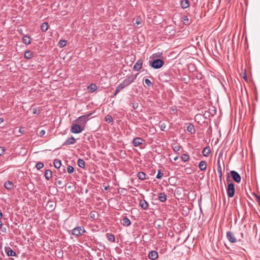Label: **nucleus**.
I'll list each match as a JSON object with an SVG mask.
<instances>
[{
	"mask_svg": "<svg viewBox=\"0 0 260 260\" xmlns=\"http://www.w3.org/2000/svg\"><path fill=\"white\" fill-rule=\"evenodd\" d=\"M231 175L233 179L237 183H239L241 181V176L238 172L232 170L230 172Z\"/></svg>",
	"mask_w": 260,
	"mask_h": 260,
	"instance_id": "0eeeda50",
	"label": "nucleus"
},
{
	"mask_svg": "<svg viewBox=\"0 0 260 260\" xmlns=\"http://www.w3.org/2000/svg\"><path fill=\"white\" fill-rule=\"evenodd\" d=\"M197 78H198V79H201V78H202V75H201V74H199V75H197Z\"/></svg>",
	"mask_w": 260,
	"mask_h": 260,
	"instance_id": "49530a36",
	"label": "nucleus"
},
{
	"mask_svg": "<svg viewBox=\"0 0 260 260\" xmlns=\"http://www.w3.org/2000/svg\"><path fill=\"white\" fill-rule=\"evenodd\" d=\"M121 90L119 89V88L118 87H116V90L115 91V93L114 94V95H116L119 91H120Z\"/></svg>",
	"mask_w": 260,
	"mask_h": 260,
	"instance_id": "c03bdc74",
	"label": "nucleus"
},
{
	"mask_svg": "<svg viewBox=\"0 0 260 260\" xmlns=\"http://www.w3.org/2000/svg\"><path fill=\"white\" fill-rule=\"evenodd\" d=\"M164 64V61L160 59H156L152 61L150 66L155 69L161 68Z\"/></svg>",
	"mask_w": 260,
	"mask_h": 260,
	"instance_id": "7ed1b4c3",
	"label": "nucleus"
},
{
	"mask_svg": "<svg viewBox=\"0 0 260 260\" xmlns=\"http://www.w3.org/2000/svg\"><path fill=\"white\" fill-rule=\"evenodd\" d=\"M84 129V128L78 124H73L71 131L74 134H79Z\"/></svg>",
	"mask_w": 260,
	"mask_h": 260,
	"instance_id": "39448f33",
	"label": "nucleus"
},
{
	"mask_svg": "<svg viewBox=\"0 0 260 260\" xmlns=\"http://www.w3.org/2000/svg\"><path fill=\"white\" fill-rule=\"evenodd\" d=\"M122 221V224L124 226H128L131 224L130 220L126 216L124 217Z\"/></svg>",
	"mask_w": 260,
	"mask_h": 260,
	"instance_id": "aec40b11",
	"label": "nucleus"
},
{
	"mask_svg": "<svg viewBox=\"0 0 260 260\" xmlns=\"http://www.w3.org/2000/svg\"><path fill=\"white\" fill-rule=\"evenodd\" d=\"M100 254H101V252H99V253H97V255H100Z\"/></svg>",
	"mask_w": 260,
	"mask_h": 260,
	"instance_id": "052dcab7",
	"label": "nucleus"
},
{
	"mask_svg": "<svg viewBox=\"0 0 260 260\" xmlns=\"http://www.w3.org/2000/svg\"><path fill=\"white\" fill-rule=\"evenodd\" d=\"M44 176L47 180H49L52 177V172L50 170H46Z\"/></svg>",
	"mask_w": 260,
	"mask_h": 260,
	"instance_id": "bb28decb",
	"label": "nucleus"
},
{
	"mask_svg": "<svg viewBox=\"0 0 260 260\" xmlns=\"http://www.w3.org/2000/svg\"><path fill=\"white\" fill-rule=\"evenodd\" d=\"M181 7L184 9L189 7L190 3L188 0H182L180 2Z\"/></svg>",
	"mask_w": 260,
	"mask_h": 260,
	"instance_id": "2eb2a0df",
	"label": "nucleus"
},
{
	"mask_svg": "<svg viewBox=\"0 0 260 260\" xmlns=\"http://www.w3.org/2000/svg\"><path fill=\"white\" fill-rule=\"evenodd\" d=\"M90 115H91V113H90L87 115H84L80 116L76 120V122H77V124L84 128L85 124L88 120V117Z\"/></svg>",
	"mask_w": 260,
	"mask_h": 260,
	"instance_id": "f03ea898",
	"label": "nucleus"
},
{
	"mask_svg": "<svg viewBox=\"0 0 260 260\" xmlns=\"http://www.w3.org/2000/svg\"><path fill=\"white\" fill-rule=\"evenodd\" d=\"M210 152L211 149L209 146L205 147L202 151V154L205 157H207Z\"/></svg>",
	"mask_w": 260,
	"mask_h": 260,
	"instance_id": "4be33fe9",
	"label": "nucleus"
},
{
	"mask_svg": "<svg viewBox=\"0 0 260 260\" xmlns=\"http://www.w3.org/2000/svg\"><path fill=\"white\" fill-rule=\"evenodd\" d=\"M5 251L8 256H15L16 253L10 247H5Z\"/></svg>",
	"mask_w": 260,
	"mask_h": 260,
	"instance_id": "9b49d317",
	"label": "nucleus"
},
{
	"mask_svg": "<svg viewBox=\"0 0 260 260\" xmlns=\"http://www.w3.org/2000/svg\"><path fill=\"white\" fill-rule=\"evenodd\" d=\"M181 159L184 162L188 161L189 160V156L187 154H183L181 156Z\"/></svg>",
	"mask_w": 260,
	"mask_h": 260,
	"instance_id": "473e14b6",
	"label": "nucleus"
},
{
	"mask_svg": "<svg viewBox=\"0 0 260 260\" xmlns=\"http://www.w3.org/2000/svg\"><path fill=\"white\" fill-rule=\"evenodd\" d=\"M44 167V164L41 162H38L36 164V167L38 170L42 169Z\"/></svg>",
	"mask_w": 260,
	"mask_h": 260,
	"instance_id": "f704fd0d",
	"label": "nucleus"
},
{
	"mask_svg": "<svg viewBox=\"0 0 260 260\" xmlns=\"http://www.w3.org/2000/svg\"><path fill=\"white\" fill-rule=\"evenodd\" d=\"M140 206L143 209L146 210L148 208L149 204L146 201L141 200L140 201Z\"/></svg>",
	"mask_w": 260,
	"mask_h": 260,
	"instance_id": "4468645a",
	"label": "nucleus"
},
{
	"mask_svg": "<svg viewBox=\"0 0 260 260\" xmlns=\"http://www.w3.org/2000/svg\"><path fill=\"white\" fill-rule=\"evenodd\" d=\"M243 78L244 79V80L245 81H247V76H246V74L245 73L244 76H243Z\"/></svg>",
	"mask_w": 260,
	"mask_h": 260,
	"instance_id": "de8ad7c7",
	"label": "nucleus"
},
{
	"mask_svg": "<svg viewBox=\"0 0 260 260\" xmlns=\"http://www.w3.org/2000/svg\"><path fill=\"white\" fill-rule=\"evenodd\" d=\"M206 162L204 160L201 161L199 163V168L201 171H204L206 169Z\"/></svg>",
	"mask_w": 260,
	"mask_h": 260,
	"instance_id": "b1692460",
	"label": "nucleus"
},
{
	"mask_svg": "<svg viewBox=\"0 0 260 260\" xmlns=\"http://www.w3.org/2000/svg\"><path fill=\"white\" fill-rule=\"evenodd\" d=\"M161 55V53L159 54L158 55H157V54H156V53L153 54V57H160Z\"/></svg>",
	"mask_w": 260,
	"mask_h": 260,
	"instance_id": "a18cd8bd",
	"label": "nucleus"
},
{
	"mask_svg": "<svg viewBox=\"0 0 260 260\" xmlns=\"http://www.w3.org/2000/svg\"><path fill=\"white\" fill-rule=\"evenodd\" d=\"M221 155L222 154H219V155L218 156V158H217V172L219 175V178L220 181H221V180H222V168H221V166L220 164V155Z\"/></svg>",
	"mask_w": 260,
	"mask_h": 260,
	"instance_id": "6e6552de",
	"label": "nucleus"
},
{
	"mask_svg": "<svg viewBox=\"0 0 260 260\" xmlns=\"http://www.w3.org/2000/svg\"><path fill=\"white\" fill-rule=\"evenodd\" d=\"M162 176H163V174L160 172V170H158L156 177L158 179H161L162 178Z\"/></svg>",
	"mask_w": 260,
	"mask_h": 260,
	"instance_id": "58836bf2",
	"label": "nucleus"
},
{
	"mask_svg": "<svg viewBox=\"0 0 260 260\" xmlns=\"http://www.w3.org/2000/svg\"><path fill=\"white\" fill-rule=\"evenodd\" d=\"M158 200L161 202H164L167 200V196L164 192L159 193L157 195Z\"/></svg>",
	"mask_w": 260,
	"mask_h": 260,
	"instance_id": "6ab92c4d",
	"label": "nucleus"
},
{
	"mask_svg": "<svg viewBox=\"0 0 260 260\" xmlns=\"http://www.w3.org/2000/svg\"><path fill=\"white\" fill-rule=\"evenodd\" d=\"M145 83L147 85V86H150L152 85V82L148 79H145Z\"/></svg>",
	"mask_w": 260,
	"mask_h": 260,
	"instance_id": "4c0bfd02",
	"label": "nucleus"
},
{
	"mask_svg": "<svg viewBox=\"0 0 260 260\" xmlns=\"http://www.w3.org/2000/svg\"><path fill=\"white\" fill-rule=\"evenodd\" d=\"M23 42L26 45H28L31 43V39L29 36H24L22 38Z\"/></svg>",
	"mask_w": 260,
	"mask_h": 260,
	"instance_id": "393cba45",
	"label": "nucleus"
},
{
	"mask_svg": "<svg viewBox=\"0 0 260 260\" xmlns=\"http://www.w3.org/2000/svg\"><path fill=\"white\" fill-rule=\"evenodd\" d=\"M3 121H4L3 119V118H0V123H1V122H3Z\"/></svg>",
	"mask_w": 260,
	"mask_h": 260,
	"instance_id": "5fc2aeb1",
	"label": "nucleus"
},
{
	"mask_svg": "<svg viewBox=\"0 0 260 260\" xmlns=\"http://www.w3.org/2000/svg\"><path fill=\"white\" fill-rule=\"evenodd\" d=\"M85 232V231L83 227L78 226L73 229L72 234L76 237H78L82 235Z\"/></svg>",
	"mask_w": 260,
	"mask_h": 260,
	"instance_id": "20e7f679",
	"label": "nucleus"
},
{
	"mask_svg": "<svg viewBox=\"0 0 260 260\" xmlns=\"http://www.w3.org/2000/svg\"><path fill=\"white\" fill-rule=\"evenodd\" d=\"M145 176H146V174L142 172H139L138 173V175H137L138 178L142 180H144L145 179V178H146Z\"/></svg>",
	"mask_w": 260,
	"mask_h": 260,
	"instance_id": "2f4dec72",
	"label": "nucleus"
},
{
	"mask_svg": "<svg viewBox=\"0 0 260 260\" xmlns=\"http://www.w3.org/2000/svg\"><path fill=\"white\" fill-rule=\"evenodd\" d=\"M235 185L233 183H230L228 184L227 188V194L230 198L234 197L235 194Z\"/></svg>",
	"mask_w": 260,
	"mask_h": 260,
	"instance_id": "423d86ee",
	"label": "nucleus"
},
{
	"mask_svg": "<svg viewBox=\"0 0 260 260\" xmlns=\"http://www.w3.org/2000/svg\"><path fill=\"white\" fill-rule=\"evenodd\" d=\"M226 237L229 241L231 243H235L237 242V240L236 239L234 235L230 231H228L226 232Z\"/></svg>",
	"mask_w": 260,
	"mask_h": 260,
	"instance_id": "1a4fd4ad",
	"label": "nucleus"
},
{
	"mask_svg": "<svg viewBox=\"0 0 260 260\" xmlns=\"http://www.w3.org/2000/svg\"><path fill=\"white\" fill-rule=\"evenodd\" d=\"M143 142V140L142 138L137 137L134 139L133 144L135 147H137L142 144Z\"/></svg>",
	"mask_w": 260,
	"mask_h": 260,
	"instance_id": "f8f14e48",
	"label": "nucleus"
},
{
	"mask_svg": "<svg viewBox=\"0 0 260 260\" xmlns=\"http://www.w3.org/2000/svg\"><path fill=\"white\" fill-rule=\"evenodd\" d=\"M57 183L59 185H61V183H62V182L61 181L59 180V181H57Z\"/></svg>",
	"mask_w": 260,
	"mask_h": 260,
	"instance_id": "8fccbe9b",
	"label": "nucleus"
},
{
	"mask_svg": "<svg viewBox=\"0 0 260 260\" xmlns=\"http://www.w3.org/2000/svg\"><path fill=\"white\" fill-rule=\"evenodd\" d=\"M143 61L141 59H139L137 60L136 63L135 64L134 66V70L136 71H139L142 68Z\"/></svg>",
	"mask_w": 260,
	"mask_h": 260,
	"instance_id": "9d476101",
	"label": "nucleus"
},
{
	"mask_svg": "<svg viewBox=\"0 0 260 260\" xmlns=\"http://www.w3.org/2000/svg\"><path fill=\"white\" fill-rule=\"evenodd\" d=\"M45 134V131L44 130V129H42L41 130L39 134H38V136H40V137H42L43 136H44Z\"/></svg>",
	"mask_w": 260,
	"mask_h": 260,
	"instance_id": "a19ab883",
	"label": "nucleus"
},
{
	"mask_svg": "<svg viewBox=\"0 0 260 260\" xmlns=\"http://www.w3.org/2000/svg\"><path fill=\"white\" fill-rule=\"evenodd\" d=\"M50 207L51 209H52L53 208V206L52 205H50Z\"/></svg>",
	"mask_w": 260,
	"mask_h": 260,
	"instance_id": "4d7b16f0",
	"label": "nucleus"
},
{
	"mask_svg": "<svg viewBox=\"0 0 260 260\" xmlns=\"http://www.w3.org/2000/svg\"><path fill=\"white\" fill-rule=\"evenodd\" d=\"M75 143V139L73 137H71L68 139L65 143H64V145H72L74 144Z\"/></svg>",
	"mask_w": 260,
	"mask_h": 260,
	"instance_id": "5701e85b",
	"label": "nucleus"
},
{
	"mask_svg": "<svg viewBox=\"0 0 260 260\" xmlns=\"http://www.w3.org/2000/svg\"><path fill=\"white\" fill-rule=\"evenodd\" d=\"M3 214L1 212H0V219L2 218Z\"/></svg>",
	"mask_w": 260,
	"mask_h": 260,
	"instance_id": "603ef678",
	"label": "nucleus"
},
{
	"mask_svg": "<svg viewBox=\"0 0 260 260\" xmlns=\"http://www.w3.org/2000/svg\"><path fill=\"white\" fill-rule=\"evenodd\" d=\"M133 107H134L135 109V108H136V106H134H134H133Z\"/></svg>",
	"mask_w": 260,
	"mask_h": 260,
	"instance_id": "bf43d9fd",
	"label": "nucleus"
},
{
	"mask_svg": "<svg viewBox=\"0 0 260 260\" xmlns=\"http://www.w3.org/2000/svg\"><path fill=\"white\" fill-rule=\"evenodd\" d=\"M105 120L108 123H110L113 121V118L110 115H107L105 117Z\"/></svg>",
	"mask_w": 260,
	"mask_h": 260,
	"instance_id": "72a5a7b5",
	"label": "nucleus"
},
{
	"mask_svg": "<svg viewBox=\"0 0 260 260\" xmlns=\"http://www.w3.org/2000/svg\"><path fill=\"white\" fill-rule=\"evenodd\" d=\"M19 131H20V133H21V130L20 128L19 129Z\"/></svg>",
	"mask_w": 260,
	"mask_h": 260,
	"instance_id": "0e129e2a",
	"label": "nucleus"
},
{
	"mask_svg": "<svg viewBox=\"0 0 260 260\" xmlns=\"http://www.w3.org/2000/svg\"><path fill=\"white\" fill-rule=\"evenodd\" d=\"M257 199L259 204L260 205V196L257 197Z\"/></svg>",
	"mask_w": 260,
	"mask_h": 260,
	"instance_id": "3c124183",
	"label": "nucleus"
},
{
	"mask_svg": "<svg viewBox=\"0 0 260 260\" xmlns=\"http://www.w3.org/2000/svg\"><path fill=\"white\" fill-rule=\"evenodd\" d=\"M181 147L179 145H176L173 147V150L175 152L179 151Z\"/></svg>",
	"mask_w": 260,
	"mask_h": 260,
	"instance_id": "ea45409f",
	"label": "nucleus"
},
{
	"mask_svg": "<svg viewBox=\"0 0 260 260\" xmlns=\"http://www.w3.org/2000/svg\"><path fill=\"white\" fill-rule=\"evenodd\" d=\"M58 44L60 47H63L66 45V41L61 40L59 42Z\"/></svg>",
	"mask_w": 260,
	"mask_h": 260,
	"instance_id": "e433bc0d",
	"label": "nucleus"
},
{
	"mask_svg": "<svg viewBox=\"0 0 260 260\" xmlns=\"http://www.w3.org/2000/svg\"><path fill=\"white\" fill-rule=\"evenodd\" d=\"M178 159V157L177 156H175L174 158V161H176L177 159Z\"/></svg>",
	"mask_w": 260,
	"mask_h": 260,
	"instance_id": "09e8293b",
	"label": "nucleus"
},
{
	"mask_svg": "<svg viewBox=\"0 0 260 260\" xmlns=\"http://www.w3.org/2000/svg\"><path fill=\"white\" fill-rule=\"evenodd\" d=\"M105 189L107 190V187H105Z\"/></svg>",
	"mask_w": 260,
	"mask_h": 260,
	"instance_id": "69168bd1",
	"label": "nucleus"
},
{
	"mask_svg": "<svg viewBox=\"0 0 260 260\" xmlns=\"http://www.w3.org/2000/svg\"><path fill=\"white\" fill-rule=\"evenodd\" d=\"M32 52L30 50H26L24 53V57L26 59H30L32 57Z\"/></svg>",
	"mask_w": 260,
	"mask_h": 260,
	"instance_id": "a878e982",
	"label": "nucleus"
},
{
	"mask_svg": "<svg viewBox=\"0 0 260 260\" xmlns=\"http://www.w3.org/2000/svg\"><path fill=\"white\" fill-rule=\"evenodd\" d=\"M5 151V149L3 147H0V156L2 155Z\"/></svg>",
	"mask_w": 260,
	"mask_h": 260,
	"instance_id": "37998d69",
	"label": "nucleus"
},
{
	"mask_svg": "<svg viewBox=\"0 0 260 260\" xmlns=\"http://www.w3.org/2000/svg\"><path fill=\"white\" fill-rule=\"evenodd\" d=\"M241 237H243V233H241Z\"/></svg>",
	"mask_w": 260,
	"mask_h": 260,
	"instance_id": "13d9d810",
	"label": "nucleus"
},
{
	"mask_svg": "<svg viewBox=\"0 0 260 260\" xmlns=\"http://www.w3.org/2000/svg\"><path fill=\"white\" fill-rule=\"evenodd\" d=\"M100 254H101V252H99V253H97V255H100Z\"/></svg>",
	"mask_w": 260,
	"mask_h": 260,
	"instance_id": "680f3d73",
	"label": "nucleus"
},
{
	"mask_svg": "<svg viewBox=\"0 0 260 260\" xmlns=\"http://www.w3.org/2000/svg\"><path fill=\"white\" fill-rule=\"evenodd\" d=\"M107 238L109 241L112 242H115V236L114 235L111 234H107Z\"/></svg>",
	"mask_w": 260,
	"mask_h": 260,
	"instance_id": "7c9ffc66",
	"label": "nucleus"
},
{
	"mask_svg": "<svg viewBox=\"0 0 260 260\" xmlns=\"http://www.w3.org/2000/svg\"><path fill=\"white\" fill-rule=\"evenodd\" d=\"M148 257L150 259L154 260L158 257V253L156 251L152 250L148 254Z\"/></svg>",
	"mask_w": 260,
	"mask_h": 260,
	"instance_id": "ddd939ff",
	"label": "nucleus"
},
{
	"mask_svg": "<svg viewBox=\"0 0 260 260\" xmlns=\"http://www.w3.org/2000/svg\"><path fill=\"white\" fill-rule=\"evenodd\" d=\"M138 74L127 77L117 86L119 89L122 90L126 86L133 83L136 79Z\"/></svg>",
	"mask_w": 260,
	"mask_h": 260,
	"instance_id": "f257e3e1",
	"label": "nucleus"
},
{
	"mask_svg": "<svg viewBox=\"0 0 260 260\" xmlns=\"http://www.w3.org/2000/svg\"><path fill=\"white\" fill-rule=\"evenodd\" d=\"M36 113H37V110L36 109L34 110L33 114H36Z\"/></svg>",
	"mask_w": 260,
	"mask_h": 260,
	"instance_id": "864d4df0",
	"label": "nucleus"
},
{
	"mask_svg": "<svg viewBox=\"0 0 260 260\" xmlns=\"http://www.w3.org/2000/svg\"><path fill=\"white\" fill-rule=\"evenodd\" d=\"M67 171L69 173L71 174L74 172V169L72 166H69L67 168Z\"/></svg>",
	"mask_w": 260,
	"mask_h": 260,
	"instance_id": "c9c22d12",
	"label": "nucleus"
},
{
	"mask_svg": "<svg viewBox=\"0 0 260 260\" xmlns=\"http://www.w3.org/2000/svg\"><path fill=\"white\" fill-rule=\"evenodd\" d=\"M61 165V161L59 159H55L54 160V167L56 169H59L60 168Z\"/></svg>",
	"mask_w": 260,
	"mask_h": 260,
	"instance_id": "cd10ccee",
	"label": "nucleus"
},
{
	"mask_svg": "<svg viewBox=\"0 0 260 260\" xmlns=\"http://www.w3.org/2000/svg\"><path fill=\"white\" fill-rule=\"evenodd\" d=\"M77 164L79 167H80L81 168L83 169L85 168V161L83 159L81 158L78 159L77 161Z\"/></svg>",
	"mask_w": 260,
	"mask_h": 260,
	"instance_id": "c756f323",
	"label": "nucleus"
},
{
	"mask_svg": "<svg viewBox=\"0 0 260 260\" xmlns=\"http://www.w3.org/2000/svg\"><path fill=\"white\" fill-rule=\"evenodd\" d=\"M159 127L161 131H164L166 128V124L164 123H160Z\"/></svg>",
	"mask_w": 260,
	"mask_h": 260,
	"instance_id": "79ce46f5",
	"label": "nucleus"
},
{
	"mask_svg": "<svg viewBox=\"0 0 260 260\" xmlns=\"http://www.w3.org/2000/svg\"><path fill=\"white\" fill-rule=\"evenodd\" d=\"M48 28V24L47 22H44L41 26V29L43 32H45Z\"/></svg>",
	"mask_w": 260,
	"mask_h": 260,
	"instance_id": "c85d7f7f",
	"label": "nucleus"
},
{
	"mask_svg": "<svg viewBox=\"0 0 260 260\" xmlns=\"http://www.w3.org/2000/svg\"><path fill=\"white\" fill-rule=\"evenodd\" d=\"M90 217H91V218H94V215H91V214H90Z\"/></svg>",
	"mask_w": 260,
	"mask_h": 260,
	"instance_id": "6e6d98bb",
	"label": "nucleus"
},
{
	"mask_svg": "<svg viewBox=\"0 0 260 260\" xmlns=\"http://www.w3.org/2000/svg\"><path fill=\"white\" fill-rule=\"evenodd\" d=\"M100 254H101V252H99V253H97V255H100Z\"/></svg>",
	"mask_w": 260,
	"mask_h": 260,
	"instance_id": "e2e57ef3",
	"label": "nucleus"
},
{
	"mask_svg": "<svg viewBox=\"0 0 260 260\" xmlns=\"http://www.w3.org/2000/svg\"><path fill=\"white\" fill-rule=\"evenodd\" d=\"M4 186L7 190H11L14 188V184L12 182L7 181L5 183Z\"/></svg>",
	"mask_w": 260,
	"mask_h": 260,
	"instance_id": "dca6fc26",
	"label": "nucleus"
},
{
	"mask_svg": "<svg viewBox=\"0 0 260 260\" xmlns=\"http://www.w3.org/2000/svg\"><path fill=\"white\" fill-rule=\"evenodd\" d=\"M133 23L135 27L139 28L142 23V20L141 18H137L133 20Z\"/></svg>",
	"mask_w": 260,
	"mask_h": 260,
	"instance_id": "f3484780",
	"label": "nucleus"
},
{
	"mask_svg": "<svg viewBox=\"0 0 260 260\" xmlns=\"http://www.w3.org/2000/svg\"><path fill=\"white\" fill-rule=\"evenodd\" d=\"M87 89L90 92L92 93L97 89V86L95 84L92 83L88 86Z\"/></svg>",
	"mask_w": 260,
	"mask_h": 260,
	"instance_id": "412c9836",
	"label": "nucleus"
},
{
	"mask_svg": "<svg viewBox=\"0 0 260 260\" xmlns=\"http://www.w3.org/2000/svg\"><path fill=\"white\" fill-rule=\"evenodd\" d=\"M186 130L190 134H193L196 132V130H195L194 125L191 123L189 124V125L187 126Z\"/></svg>",
	"mask_w": 260,
	"mask_h": 260,
	"instance_id": "a211bd4d",
	"label": "nucleus"
}]
</instances>
